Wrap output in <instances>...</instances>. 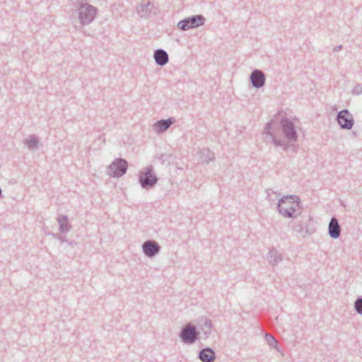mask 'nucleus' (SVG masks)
Wrapping results in <instances>:
<instances>
[{"instance_id":"412c9836","label":"nucleus","mask_w":362,"mask_h":362,"mask_svg":"<svg viewBox=\"0 0 362 362\" xmlns=\"http://www.w3.org/2000/svg\"><path fill=\"white\" fill-rule=\"evenodd\" d=\"M276 123L274 119H272L269 122H267L265 125L264 129L263 131V134L266 135V141L267 142H270L272 141V138H276L275 135L271 131L272 127Z\"/></svg>"},{"instance_id":"2f4dec72","label":"nucleus","mask_w":362,"mask_h":362,"mask_svg":"<svg viewBox=\"0 0 362 362\" xmlns=\"http://www.w3.org/2000/svg\"><path fill=\"white\" fill-rule=\"evenodd\" d=\"M280 114V112H277V113L275 115V117L277 116V115H279Z\"/></svg>"},{"instance_id":"c85d7f7f","label":"nucleus","mask_w":362,"mask_h":362,"mask_svg":"<svg viewBox=\"0 0 362 362\" xmlns=\"http://www.w3.org/2000/svg\"><path fill=\"white\" fill-rule=\"evenodd\" d=\"M362 90V86L361 84H357L354 88H352L351 90Z\"/></svg>"},{"instance_id":"ddd939ff","label":"nucleus","mask_w":362,"mask_h":362,"mask_svg":"<svg viewBox=\"0 0 362 362\" xmlns=\"http://www.w3.org/2000/svg\"><path fill=\"white\" fill-rule=\"evenodd\" d=\"M328 234L332 239H337L341 235V227L338 219L333 216L331 218L328 226Z\"/></svg>"},{"instance_id":"f8f14e48","label":"nucleus","mask_w":362,"mask_h":362,"mask_svg":"<svg viewBox=\"0 0 362 362\" xmlns=\"http://www.w3.org/2000/svg\"><path fill=\"white\" fill-rule=\"evenodd\" d=\"M197 324L199 330L203 332L204 338L207 339L213 327L211 320L208 319L206 316H201L197 318Z\"/></svg>"},{"instance_id":"f3484780","label":"nucleus","mask_w":362,"mask_h":362,"mask_svg":"<svg viewBox=\"0 0 362 362\" xmlns=\"http://www.w3.org/2000/svg\"><path fill=\"white\" fill-rule=\"evenodd\" d=\"M59 223V231L62 233H66L71 229V225L69 222V218L66 215H59L57 218Z\"/></svg>"},{"instance_id":"7ed1b4c3","label":"nucleus","mask_w":362,"mask_h":362,"mask_svg":"<svg viewBox=\"0 0 362 362\" xmlns=\"http://www.w3.org/2000/svg\"><path fill=\"white\" fill-rule=\"evenodd\" d=\"M139 182L144 189L153 188L158 182V178L153 171V166L146 167L139 175Z\"/></svg>"},{"instance_id":"7c9ffc66","label":"nucleus","mask_w":362,"mask_h":362,"mask_svg":"<svg viewBox=\"0 0 362 362\" xmlns=\"http://www.w3.org/2000/svg\"><path fill=\"white\" fill-rule=\"evenodd\" d=\"M354 93H356V95H359L360 93H361L362 92H359V91H357V92H353Z\"/></svg>"},{"instance_id":"9b49d317","label":"nucleus","mask_w":362,"mask_h":362,"mask_svg":"<svg viewBox=\"0 0 362 362\" xmlns=\"http://www.w3.org/2000/svg\"><path fill=\"white\" fill-rule=\"evenodd\" d=\"M250 81L253 88H261L265 83L266 75L262 70L255 69L250 75Z\"/></svg>"},{"instance_id":"0eeeda50","label":"nucleus","mask_w":362,"mask_h":362,"mask_svg":"<svg viewBox=\"0 0 362 362\" xmlns=\"http://www.w3.org/2000/svg\"><path fill=\"white\" fill-rule=\"evenodd\" d=\"M127 168L128 163L125 159L116 158L108 166V174L112 177H119L127 173Z\"/></svg>"},{"instance_id":"5701e85b","label":"nucleus","mask_w":362,"mask_h":362,"mask_svg":"<svg viewBox=\"0 0 362 362\" xmlns=\"http://www.w3.org/2000/svg\"><path fill=\"white\" fill-rule=\"evenodd\" d=\"M264 338H265V340L267 341V343L272 347L276 349H277V346H278V342L276 341V339L274 337L273 335L269 334V333H267L265 334V336H264Z\"/></svg>"},{"instance_id":"a878e982","label":"nucleus","mask_w":362,"mask_h":362,"mask_svg":"<svg viewBox=\"0 0 362 362\" xmlns=\"http://www.w3.org/2000/svg\"><path fill=\"white\" fill-rule=\"evenodd\" d=\"M52 235L56 238H57L58 240H59L61 241V243H66L69 245L71 244V242H69L68 240L65 239L64 238H63L61 235H59V234H54V233H52Z\"/></svg>"},{"instance_id":"aec40b11","label":"nucleus","mask_w":362,"mask_h":362,"mask_svg":"<svg viewBox=\"0 0 362 362\" xmlns=\"http://www.w3.org/2000/svg\"><path fill=\"white\" fill-rule=\"evenodd\" d=\"M200 158L202 162L209 163L210 161H213L215 159V154L213 151H211L209 148H203L200 151Z\"/></svg>"},{"instance_id":"4468645a","label":"nucleus","mask_w":362,"mask_h":362,"mask_svg":"<svg viewBox=\"0 0 362 362\" xmlns=\"http://www.w3.org/2000/svg\"><path fill=\"white\" fill-rule=\"evenodd\" d=\"M153 58L158 66H163L168 64L169 56L168 52L163 49H157L154 51Z\"/></svg>"},{"instance_id":"2eb2a0df","label":"nucleus","mask_w":362,"mask_h":362,"mask_svg":"<svg viewBox=\"0 0 362 362\" xmlns=\"http://www.w3.org/2000/svg\"><path fill=\"white\" fill-rule=\"evenodd\" d=\"M198 358L202 362H214L216 353L211 348L206 347L199 351Z\"/></svg>"},{"instance_id":"39448f33","label":"nucleus","mask_w":362,"mask_h":362,"mask_svg":"<svg viewBox=\"0 0 362 362\" xmlns=\"http://www.w3.org/2000/svg\"><path fill=\"white\" fill-rule=\"evenodd\" d=\"M279 123L284 136L290 142H296L298 133L294 123L286 117H283Z\"/></svg>"},{"instance_id":"1a4fd4ad","label":"nucleus","mask_w":362,"mask_h":362,"mask_svg":"<svg viewBox=\"0 0 362 362\" xmlns=\"http://www.w3.org/2000/svg\"><path fill=\"white\" fill-rule=\"evenodd\" d=\"M136 11L141 18H147L151 15H156L158 8L149 1H142L137 7Z\"/></svg>"},{"instance_id":"f03ea898","label":"nucleus","mask_w":362,"mask_h":362,"mask_svg":"<svg viewBox=\"0 0 362 362\" xmlns=\"http://www.w3.org/2000/svg\"><path fill=\"white\" fill-rule=\"evenodd\" d=\"M300 199L296 195H284L277 203L279 213L286 218H296V206L300 207Z\"/></svg>"},{"instance_id":"9d476101","label":"nucleus","mask_w":362,"mask_h":362,"mask_svg":"<svg viewBox=\"0 0 362 362\" xmlns=\"http://www.w3.org/2000/svg\"><path fill=\"white\" fill-rule=\"evenodd\" d=\"M160 245L155 240H148L145 241L142 245V250L144 254L149 258L154 257L160 251Z\"/></svg>"},{"instance_id":"423d86ee","label":"nucleus","mask_w":362,"mask_h":362,"mask_svg":"<svg viewBox=\"0 0 362 362\" xmlns=\"http://www.w3.org/2000/svg\"><path fill=\"white\" fill-rule=\"evenodd\" d=\"M200 332L192 325H185L180 332L179 337L186 344H192L199 338Z\"/></svg>"},{"instance_id":"dca6fc26","label":"nucleus","mask_w":362,"mask_h":362,"mask_svg":"<svg viewBox=\"0 0 362 362\" xmlns=\"http://www.w3.org/2000/svg\"><path fill=\"white\" fill-rule=\"evenodd\" d=\"M175 119L169 117L167 119H160L154 124V129L158 133L165 132L174 122Z\"/></svg>"},{"instance_id":"c756f323","label":"nucleus","mask_w":362,"mask_h":362,"mask_svg":"<svg viewBox=\"0 0 362 362\" xmlns=\"http://www.w3.org/2000/svg\"><path fill=\"white\" fill-rule=\"evenodd\" d=\"M342 49V45H338V46H336L334 49H333V51L334 52H339V50H341Z\"/></svg>"},{"instance_id":"20e7f679","label":"nucleus","mask_w":362,"mask_h":362,"mask_svg":"<svg viewBox=\"0 0 362 362\" xmlns=\"http://www.w3.org/2000/svg\"><path fill=\"white\" fill-rule=\"evenodd\" d=\"M206 18L202 14L194 15L185 18L177 23V27L180 30H187L198 28L205 23Z\"/></svg>"},{"instance_id":"a211bd4d","label":"nucleus","mask_w":362,"mask_h":362,"mask_svg":"<svg viewBox=\"0 0 362 362\" xmlns=\"http://www.w3.org/2000/svg\"><path fill=\"white\" fill-rule=\"evenodd\" d=\"M267 259L272 266L278 264L283 259L282 255L275 248L271 249L267 255Z\"/></svg>"},{"instance_id":"4be33fe9","label":"nucleus","mask_w":362,"mask_h":362,"mask_svg":"<svg viewBox=\"0 0 362 362\" xmlns=\"http://www.w3.org/2000/svg\"><path fill=\"white\" fill-rule=\"evenodd\" d=\"M269 143L273 144L275 146L282 147L284 151H287L290 147V144L288 142L282 139H278L276 138H272V141Z\"/></svg>"},{"instance_id":"f257e3e1","label":"nucleus","mask_w":362,"mask_h":362,"mask_svg":"<svg viewBox=\"0 0 362 362\" xmlns=\"http://www.w3.org/2000/svg\"><path fill=\"white\" fill-rule=\"evenodd\" d=\"M74 6L81 27L91 23L98 14V8L84 0H77Z\"/></svg>"},{"instance_id":"cd10ccee","label":"nucleus","mask_w":362,"mask_h":362,"mask_svg":"<svg viewBox=\"0 0 362 362\" xmlns=\"http://www.w3.org/2000/svg\"><path fill=\"white\" fill-rule=\"evenodd\" d=\"M265 192H266V193H267V198H269L272 194H274V190H273V189H267L265 190Z\"/></svg>"},{"instance_id":"6ab92c4d","label":"nucleus","mask_w":362,"mask_h":362,"mask_svg":"<svg viewBox=\"0 0 362 362\" xmlns=\"http://www.w3.org/2000/svg\"><path fill=\"white\" fill-rule=\"evenodd\" d=\"M23 143L30 150H36L38 148L39 138L35 134H31Z\"/></svg>"},{"instance_id":"393cba45","label":"nucleus","mask_w":362,"mask_h":362,"mask_svg":"<svg viewBox=\"0 0 362 362\" xmlns=\"http://www.w3.org/2000/svg\"><path fill=\"white\" fill-rule=\"evenodd\" d=\"M293 230L297 233L303 232V226L302 223H297L292 226Z\"/></svg>"},{"instance_id":"6e6552de","label":"nucleus","mask_w":362,"mask_h":362,"mask_svg":"<svg viewBox=\"0 0 362 362\" xmlns=\"http://www.w3.org/2000/svg\"><path fill=\"white\" fill-rule=\"evenodd\" d=\"M337 121L340 127L344 129H351L354 123L351 114L346 109L337 113Z\"/></svg>"},{"instance_id":"bb28decb","label":"nucleus","mask_w":362,"mask_h":362,"mask_svg":"<svg viewBox=\"0 0 362 362\" xmlns=\"http://www.w3.org/2000/svg\"><path fill=\"white\" fill-rule=\"evenodd\" d=\"M245 129V127L244 126L236 127V130H235L236 134L238 136L242 134Z\"/></svg>"},{"instance_id":"b1692460","label":"nucleus","mask_w":362,"mask_h":362,"mask_svg":"<svg viewBox=\"0 0 362 362\" xmlns=\"http://www.w3.org/2000/svg\"><path fill=\"white\" fill-rule=\"evenodd\" d=\"M354 310L358 315H362V296H358L354 301Z\"/></svg>"}]
</instances>
